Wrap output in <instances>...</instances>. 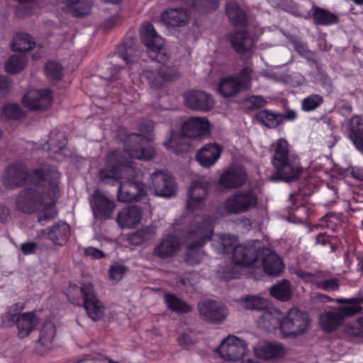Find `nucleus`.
Masks as SVG:
<instances>
[{
	"label": "nucleus",
	"instance_id": "obj_1",
	"mask_svg": "<svg viewBox=\"0 0 363 363\" xmlns=\"http://www.w3.org/2000/svg\"><path fill=\"white\" fill-rule=\"evenodd\" d=\"M153 129L152 123L147 125V130H141L143 135L130 134L125 140V152H111L106 158L107 166L99 172L101 180L107 184H114L122 179L118 190V200L121 202L137 201L147 195V187L141 182H135L133 178L136 172L130 159L149 160L155 155V150L149 145Z\"/></svg>",
	"mask_w": 363,
	"mask_h": 363
},
{
	"label": "nucleus",
	"instance_id": "obj_2",
	"mask_svg": "<svg viewBox=\"0 0 363 363\" xmlns=\"http://www.w3.org/2000/svg\"><path fill=\"white\" fill-rule=\"evenodd\" d=\"M60 178V174L53 167L44 164L37 168L32 176V184L38 189L29 188L22 191L16 201L18 209L26 213L40 210V221L53 218L57 215L55 203L59 197Z\"/></svg>",
	"mask_w": 363,
	"mask_h": 363
},
{
	"label": "nucleus",
	"instance_id": "obj_3",
	"mask_svg": "<svg viewBox=\"0 0 363 363\" xmlns=\"http://www.w3.org/2000/svg\"><path fill=\"white\" fill-rule=\"evenodd\" d=\"M141 40L147 50L157 53L155 67L146 69L140 75L142 80H146L152 86H162L164 82L175 79L178 72L171 62H167V56L161 51L164 42L149 23L143 24L140 30Z\"/></svg>",
	"mask_w": 363,
	"mask_h": 363
},
{
	"label": "nucleus",
	"instance_id": "obj_4",
	"mask_svg": "<svg viewBox=\"0 0 363 363\" xmlns=\"http://www.w3.org/2000/svg\"><path fill=\"white\" fill-rule=\"evenodd\" d=\"M272 164L276 172L269 177L272 182H291L297 179L301 167L298 157L291 151L288 141L280 138L271 145Z\"/></svg>",
	"mask_w": 363,
	"mask_h": 363
},
{
	"label": "nucleus",
	"instance_id": "obj_5",
	"mask_svg": "<svg viewBox=\"0 0 363 363\" xmlns=\"http://www.w3.org/2000/svg\"><path fill=\"white\" fill-rule=\"evenodd\" d=\"M237 237L230 234H219L213 240V246L219 254L229 253L233 250L232 259L240 265L249 264L257 257V250L261 242L255 240L248 245H237Z\"/></svg>",
	"mask_w": 363,
	"mask_h": 363
},
{
	"label": "nucleus",
	"instance_id": "obj_6",
	"mask_svg": "<svg viewBox=\"0 0 363 363\" xmlns=\"http://www.w3.org/2000/svg\"><path fill=\"white\" fill-rule=\"evenodd\" d=\"M213 221L210 217H196L191 224L188 233L189 246L186 257L188 264H196L201 261L202 253L196 247L202 246L211 239L213 233Z\"/></svg>",
	"mask_w": 363,
	"mask_h": 363
},
{
	"label": "nucleus",
	"instance_id": "obj_7",
	"mask_svg": "<svg viewBox=\"0 0 363 363\" xmlns=\"http://www.w3.org/2000/svg\"><path fill=\"white\" fill-rule=\"evenodd\" d=\"M80 293L83 295L84 307L89 318H93L94 316L99 317L104 315L105 308L102 303L96 299L93 285L91 283H85L82 287H78L76 285L70 286L67 295L68 299L72 303L79 305L81 301L78 295Z\"/></svg>",
	"mask_w": 363,
	"mask_h": 363
},
{
	"label": "nucleus",
	"instance_id": "obj_8",
	"mask_svg": "<svg viewBox=\"0 0 363 363\" xmlns=\"http://www.w3.org/2000/svg\"><path fill=\"white\" fill-rule=\"evenodd\" d=\"M217 350L224 360L235 363L245 357L249 349L245 340L230 335L222 340Z\"/></svg>",
	"mask_w": 363,
	"mask_h": 363
},
{
	"label": "nucleus",
	"instance_id": "obj_9",
	"mask_svg": "<svg viewBox=\"0 0 363 363\" xmlns=\"http://www.w3.org/2000/svg\"><path fill=\"white\" fill-rule=\"evenodd\" d=\"M160 197H172L176 193L175 182L169 173L157 170L151 174L147 192Z\"/></svg>",
	"mask_w": 363,
	"mask_h": 363
},
{
	"label": "nucleus",
	"instance_id": "obj_10",
	"mask_svg": "<svg viewBox=\"0 0 363 363\" xmlns=\"http://www.w3.org/2000/svg\"><path fill=\"white\" fill-rule=\"evenodd\" d=\"M257 196L252 191H238L230 196L225 202V209L230 213H240L255 207Z\"/></svg>",
	"mask_w": 363,
	"mask_h": 363
},
{
	"label": "nucleus",
	"instance_id": "obj_11",
	"mask_svg": "<svg viewBox=\"0 0 363 363\" xmlns=\"http://www.w3.org/2000/svg\"><path fill=\"white\" fill-rule=\"evenodd\" d=\"M185 105L196 111L208 112L214 105L213 96L207 92L201 90H191L184 94Z\"/></svg>",
	"mask_w": 363,
	"mask_h": 363
},
{
	"label": "nucleus",
	"instance_id": "obj_12",
	"mask_svg": "<svg viewBox=\"0 0 363 363\" xmlns=\"http://www.w3.org/2000/svg\"><path fill=\"white\" fill-rule=\"evenodd\" d=\"M261 247L257 250V257L255 261L249 264H243V266H252L254 268H260L269 275H278L284 269V264L281 259L274 252L268 250H262L263 257L261 260L258 259V255Z\"/></svg>",
	"mask_w": 363,
	"mask_h": 363
},
{
	"label": "nucleus",
	"instance_id": "obj_13",
	"mask_svg": "<svg viewBox=\"0 0 363 363\" xmlns=\"http://www.w3.org/2000/svg\"><path fill=\"white\" fill-rule=\"evenodd\" d=\"M268 322L272 320L274 324L278 325L274 330H279V334L284 337H293L301 335L308 327V319H265Z\"/></svg>",
	"mask_w": 363,
	"mask_h": 363
},
{
	"label": "nucleus",
	"instance_id": "obj_14",
	"mask_svg": "<svg viewBox=\"0 0 363 363\" xmlns=\"http://www.w3.org/2000/svg\"><path fill=\"white\" fill-rule=\"evenodd\" d=\"M208 188V184L203 177H199L192 182L189 190L186 208L194 211L203 208Z\"/></svg>",
	"mask_w": 363,
	"mask_h": 363
},
{
	"label": "nucleus",
	"instance_id": "obj_15",
	"mask_svg": "<svg viewBox=\"0 0 363 363\" xmlns=\"http://www.w3.org/2000/svg\"><path fill=\"white\" fill-rule=\"evenodd\" d=\"M211 124L204 116L191 117L186 119L182 125V130L188 137L201 138L210 134Z\"/></svg>",
	"mask_w": 363,
	"mask_h": 363
},
{
	"label": "nucleus",
	"instance_id": "obj_16",
	"mask_svg": "<svg viewBox=\"0 0 363 363\" xmlns=\"http://www.w3.org/2000/svg\"><path fill=\"white\" fill-rule=\"evenodd\" d=\"M52 99V92L49 89H33L24 96L23 103L30 110L42 111L50 106Z\"/></svg>",
	"mask_w": 363,
	"mask_h": 363
},
{
	"label": "nucleus",
	"instance_id": "obj_17",
	"mask_svg": "<svg viewBox=\"0 0 363 363\" xmlns=\"http://www.w3.org/2000/svg\"><path fill=\"white\" fill-rule=\"evenodd\" d=\"M286 352V347L279 342L258 344L253 347L254 354L266 361H279L285 357Z\"/></svg>",
	"mask_w": 363,
	"mask_h": 363
},
{
	"label": "nucleus",
	"instance_id": "obj_18",
	"mask_svg": "<svg viewBox=\"0 0 363 363\" xmlns=\"http://www.w3.org/2000/svg\"><path fill=\"white\" fill-rule=\"evenodd\" d=\"M36 169L28 172L25 167L21 164H11L6 169L3 183L9 188H15L21 185L26 179L32 183V176Z\"/></svg>",
	"mask_w": 363,
	"mask_h": 363
},
{
	"label": "nucleus",
	"instance_id": "obj_19",
	"mask_svg": "<svg viewBox=\"0 0 363 363\" xmlns=\"http://www.w3.org/2000/svg\"><path fill=\"white\" fill-rule=\"evenodd\" d=\"M91 208L96 218L111 217L116 206L111 199L99 191H94L90 199Z\"/></svg>",
	"mask_w": 363,
	"mask_h": 363
},
{
	"label": "nucleus",
	"instance_id": "obj_20",
	"mask_svg": "<svg viewBox=\"0 0 363 363\" xmlns=\"http://www.w3.org/2000/svg\"><path fill=\"white\" fill-rule=\"evenodd\" d=\"M38 340L35 348L40 354H45L54 347V339L56 334V328L50 320H45L41 323Z\"/></svg>",
	"mask_w": 363,
	"mask_h": 363
},
{
	"label": "nucleus",
	"instance_id": "obj_21",
	"mask_svg": "<svg viewBox=\"0 0 363 363\" xmlns=\"http://www.w3.org/2000/svg\"><path fill=\"white\" fill-rule=\"evenodd\" d=\"M180 245L178 238L174 235H168L160 240L154 248L153 254L160 259H168L177 253Z\"/></svg>",
	"mask_w": 363,
	"mask_h": 363
},
{
	"label": "nucleus",
	"instance_id": "obj_22",
	"mask_svg": "<svg viewBox=\"0 0 363 363\" xmlns=\"http://www.w3.org/2000/svg\"><path fill=\"white\" fill-rule=\"evenodd\" d=\"M242 306L249 310H263L265 317L279 318L281 315V311L272 306H269L267 300L255 296L246 297L242 301Z\"/></svg>",
	"mask_w": 363,
	"mask_h": 363
},
{
	"label": "nucleus",
	"instance_id": "obj_23",
	"mask_svg": "<svg viewBox=\"0 0 363 363\" xmlns=\"http://www.w3.org/2000/svg\"><path fill=\"white\" fill-rule=\"evenodd\" d=\"M223 148L218 144L209 143L201 148L196 154V160L205 167L213 165L219 159Z\"/></svg>",
	"mask_w": 363,
	"mask_h": 363
},
{
	"label": "nucleus",
	"instance_id": "obj_24",
	"mask_svg": "<svg viewBox=\"0 0 363 363\" xmlns=\"http://www.w3.org/2000/svg\"><path fill=\"white\" fill-rule=\"evenodd\" d=\"M142 215L139 207L128 206L118 212L116 221L121 228H133L141 221Z\"/></svg>",
	"mask_w": 363,
	"mask_h": 363
},
{
	"label": "nucleus",
	"instance_id": "obj_25",
	"mask_svg": "<svg viewBox=\"0 0 363 363\" xmlns=\"http://www.w3.org/2000/svg\"><path fill=\"white\" fill-rule=\"evenodd\" d=\"M246 174L240 167H230L220 178V185L225 188H236L242 185L245 181Z\"/></svg>",
	"mask_w": 363,
	"mask_h": 363
},
{
	"label": "nucleus",
	"instance_id": "obj_26",
	"mask_svg": "<svg viewBox=\"0 0 363 363\" xmlns=\"http://www.w3.org/2000/svg\"><path fill=\"white\" fill-rule=\"evenodd\" d=\"M189 13L185 8H171L161 14V20L167 26L181 27L189 21Z\"/></svg>",
	"mask_w": 363,
	"mask_h": 363
},
{
	"label": "nucleus",
	"instance_id": "obj_27",
	"mask_svg": "<svg viewBox=\"0 0 363 363\" xmlns=\"http://www.w3.org/2000/svg\"><path fill=\"white\" fill-rule=\"evenodd\" d=\"M198 308L200 314L206 318H225L228 315L226 308L216 301H202Z\"/></svg>",
	"mask_w": 363,
	"mask_h": 363
},
{
	"label": "nucleus",
	"instance_id": "obj_28",
	"mask_svg": "<svg viewBox=\"0 0 363 363\" xmlns=\"http://www.w3.org/2000/svg\"><path fill=\"white\" fill-rule=\"evenodd\" d=\"M337 302L345 304L339 308L340 315L346 316L356 315L362 310L358 303L363 302V294L354 298H340L337 300Z\"/></svg>",
	"mask_w": 363,
	"mask_h": 363
},
{
	"label": "nucleus",
	"instance_id": "obj_29",
	"mask_svg": "<svg viewBox=\"0 0 363 363\" xmlns=\"http://www.w3.org/2000/svg\"><path fill=\"white\" fill-rule=\"evenodd\" d=\"M65 4L66 9L77 16L89 14L92 6L91 0H65Z\"/></svg>",
	"mask_w": 363,
	"mask_h": 363
},
{
	"label": "nucleus",
	"instance_id": "obj_30",
	"mask_svg": "<svg viewBox=\"0 0 363 363\" xmlns=\"http://www.w3.org/2000/svg\"><path fill=\"white\" fill-rule=\"evenodd\" d=\"M231 43L237 52L243 53L251 49L253 40L247 33L241 31L233 35Z\"/></svg>",
	"mask_w": 363,
	"mask_h": 363
},
{
	"label": "nucleus",
	"instance_id": "obj_31",
	"mask_svg": "<svg viewBox=\"0 0 363 363\" xmlns=\"http://www.w3.org/2000/svg\"><path fill=\"white\" fill-rule=\"evenodd\" d=\"M155 235L156 228L153 225H148L130 234L128 239L131 244L138 245L152 240Z\"/></svg>",
	"mask_w": 363,
	"mask_h": 363
},
{
	"label": "nucleus",
	"instance_id": "obj_32",
	"mask_svg": "<svg viewBox=\"0 0 363 363\" xmlns=\"http://www.w3.org/2000/svg\"><path fill=\"white\" fill-rule=\"evenodd\" d=\"M69 233V225L65 223H59L52 227L48 236L55 244L62 245L66 242Z\"/></svg>",
	"mask_w": 363,
	"mask_h": 363
},
{
	"label": "nucleus",
	"instance_id": "obj_33",
	"mask_svg": "<svg viewBox=\"0 0 363 363\" xmlns=\"http://www.w3.org/2000/svg\"><path fill=\"white\" fill-rule=\"evenodd\" d=\"M17 328V335L20 338L28 337L39 324L38 319H11Z\"/></svg>",
	"mask_w": 363,
	"mask_h": 363
},
{
	"label": "nucleus",
	"instance_id": "obj_34",
	"mask_svg": "<svg viewBox=\"0 0 363 363\" xmlns=\"http://www.w3.org/2000/svg\"><path fill=\"white\" fill-rule=\"evenodd\" d=\"M219 93L224 97H230L237 94L240 89L234 77L223 79L218 86Z\"/></svg>",
	"mask_w": 363,
	"mask_h": 363
},
{
	"label": "nucleus",
	"instance_id": "obj_35",
	"mask_svg": "<svg viewBox=\"0 0 363 363\" xmlns=\"http://www.w3.org/2000/svg\"><path fill=\"white\" fill-rule=\"evenodd\" d=\"M226 13L230 21L235 26H244L246 23V15L245 12L240 9L236 3L229 2L226 6Z\"/></svg>",
	"mask_w": 363,
	"mask_h": 363
},
{
	"label": "nucleus",
	"instance_id": "obj_36",
	"mask_svg": "<svg viewBox=\"0 0 363 363\" xmlns=\"http://www.w3.org/2000/svg\"><path fill=\"white\" fill-rule=\"evenodd\" d=\"M313 9V18L316 23L328 26L337 22V17L335 14L315 6Z\"/></svg>",
	"mask_w": 363,
	"mask_h": 363
},
{
	"label": "nucleus",
	"instance_id": "obj_37",
	"mask_svg": "<svg viewBox=\"0 0 363 363\" xmlns=\"http://www.w3.org/2000/svg\"><path fill=\"white\" fill-rule=\"evenodd\" d=\"M257 118L264 125L270 128H276L283 121L281 115L268 110H262L257 113Z\"/></svg>",
	"mask_w": 363,
	"mask_h": 363
},
{
	"label": "nucleus",
	"instance_id": "obj_38",
	"mask_svg": "<svg viewBox=\"0 0 363 363\" xmlns=\"http://www.w3.org/2000/svg\"><path fill=\"white\" fill-rule=\"evenodd\" d=\"M346 131L350 139L363 136V117L356 115L349 119L346 124Z\"/></svg>",
	"mask_w": 363,
	"mask_h": 363
},
{
	"label": "nucleus",
	"instance_id": "obj_39",
	"mask_svg": "<svg viewBox=\"0 0 363 363\" xmlns=\"http://www.w3.org/2000/svg\"><path fill=\"white\" fill-rule=\"evenodd\" d=\"M35 45L32 38L26 33L16 35L12 43V50L18 52L30 50Z\"/></svg>",
	"mask_w": 363,
	"mask_h": 363
},
{
	"label": "nucleus",
	"instance_id": "obj_40",
	"mask_svg": "<svg viewBox=\"0 0 363 363\" xmlns=\"http://www.w3.org/2000/svg\"><path fill=\"white\" fill-rule=\"evenodd\" d=\"M167 307L179 313H186L191 310V306L172 294H167L164 296Z\"/></svg>",
	"mask_w": 363,
	"mask_h": 363
},
{
	"label": "nucleus",
	"instance_id": "obj_41",
	"mask_svg": "<svg viewBox=\"0 0 363 363\" xmlns=\"http://www.w3.org/2000/svg\"><path fill=\"white\" fill-rule=\"evenodd\" d=\"M271 294L281 301H287L291 296V290L288 281L284 280L271 288Z\"/></svg>",
	"mask_w": 363,
	"mask_h": 363
},
{
	"label": "nucleus",
	"instance_id": "obj_42",
	"mask_svg": "<svg viewBox=\"0 0 363 363\" xmlns=\"http://www.w3.org/2000/svg\"><path fill=\"white\" fill-rule=\"evenodd\" d=\"M25 308L23 303H15L9 306L6 311L7 318H36L39 314L36 311H28L23 313Z\"/></svg>",
	"mask_w": 363,
	"mask_h": 363
},
{
	"label": "nucleus",
	"instance_id": "obj_43",
	"mask_svg": "<svg viewBox=\"0 0 363 363\" xmlns=\"http://www.w3.org/2000/svg\"><path fill=\"white\" fill-rule=\"evenodd\" d=\"M126 267L121 262H113L108 270L109 280L113 284L118 283L126 272Z\"/></svg>",
	"mask_w": 363,
	"mask_h": 363
},
{
	"label": "nucleus",
	"instance_id": "obj_44",
	"mask_svg": "<svg viewBox=\"0 0 363 363\" xmlns=\"http://www.w3.org/2000/svg\"><path fill=\"white\" fill-rule=\"evenodd\" d=\"M183 140L184 138L181 135L172 133L170 138L164 143V145L168 150L179 153L184 151L186 147Z\"/></svg>",
	"mask_w": 363,
	"mask_h": 363
},
{
	"label": "nucleus",
	"instance_id": "obj_45",
	"mask_svg": "<svg viewBox=\"0 0 363 363\" xmlns=\"http://www.w3.org/2000/svg\"><path fill=\"white\" fill-rule=\"evenodd\" d=\"M219 0H193L192 8L201 13L211 12L218 6Z\"/></svg>",
	"mask_w": 363,
	"mask_h": 363
},
{
	"label": "nucleus",
	"instance_id": "obj_46",
	"mask_svg": "<svg viewBox=\"0 0 363 363\" xmlns=\"http://www.w3.org/2000/svg\"><path fill=\"white\" fill-rule=\"evenodd\" d=\"M26 65V58L23 55L11 56L6 62V69L10 73L21 71Z\"/></svg>",
	"mask_w": 363,
	"mask_h": 363
},
{
	"label": "nucleus",
	"instance_id": "obj_47",
	"mask_svg": "<svg viewBox=\"0 0 363 363\" xmlns=\"http://www.w3.org/2000/svg\"><path fill=\"white\" fill-rule=\"evenodd\" d=\"M323 102V97L319 94H311L304 98L301 103L304 111H312L318 108Z\"/></svg>",
	"mask_w": 363,
	"mask_h": 363
},
{
	"label": "nucleus",
	"instance_id": "obj_48",
	"mask_svg": "<svg viewBox=\"0 0 363 363\" xmlns=\"http://www.w3.org/2000/svg\"><path fill=\"white\" fill-rule=\"evenodd\" d=\"M1 114L6 119H18L23 116V111L18 105L9 104L4 106Z\"/></svg>",
	"mask_w": 363,
	"mask_h": 363
},
{
	"label": "nucleus",
	"instance_id": "obj_49",
	"mask_svg": "<svg viewBox=\"0 0 363 363\" xmlns=\"http://www.w3.org/2000/svg\"><path fill=\"white\" fill-rule=\"evenodd\" d=\"M45 72L52 80H59L62 77V66L54 61L48 62L45 67Z\"/></svg>",
	"mask_w": 363,
	"mask_h": 363
},
{
	"label": "nucleus",
	"instance_id": "obj_50",
	"mask_svg": "<svg viewBox=\"0 0 363 363\" xmlns=\"http://www.w3.org/2000/svg\"><path fill=\"white\" fill-rule=\"evenodd\" d=\"M252 69L248 67L243 68L238 76L234 77L236 79L240 90L248 89L251 86Z\"/></svg>",
	"mask_w": 363,
	"mask_h": 363
},
{
	"label": "nucleus",
	"instance_id": "obj_51",
	"mask_svg": "<svg viewBox=\"0 0 363 363\" xmlns=\"http://www.w3.org/2000/svg\"><path fill=\"white\" fill-rule=\"evenodd\" d=\"M66 145V140L63 135L59 134L56 139L51 138L49 141L43 145V148L53 152H57L62 150Z\"/></svg>",
	"mask_w": 363,
	"mask_h": 363
},
{
	"label": "nucleus",
	"instance_id": "obj_52",
	"mask_svg": "<svg viewBox=\"0 0 363 363\" xmlns=\"http://www.w3.org/2000/svg\"><path fill=\"white\" fill-rule=\"evenodd\" d=\"M266 104L264 99L261 96H251L244 101V106L248 110L259 108Z\"/></svg>",
	"mask_w": 363,
	"mask_h": 363
},
{
	"label": "nucleus",
	"instance_id": "obj_53",
	"mask_svg": "<svg viewBox=\"0 0 363 363\" xmlns=\"http://www.w3.org/2000/svg\"><path fill=\"white\" fill-rule=\"evenodd\" d=\"M178 342L180 347L188 350L195 344L196 340L191 334L184 333L179 336Z\"/></svg>",
	"mask_w": 363,
	"mask_h": 363
},
{
	"label": "nucleus",
	"instance_id": "obj_54",
	"mask_svg": "<svg viewBox=\"0 0 363 363\" xmlns=\"http://www.w3.org/2000/svg\"><path fill=\"white\" fill-rule=\"evenodd\" d=\"M84 252L86 255L94 259H101L105 257V254L101 250L93 247H86Z\"/></svg>",
	"mask_w": 363,
	"mask_h": 363
},
{
	"label": "nucleus",
	"instance_id": "obj_55",
	"mask_svg": "<svg viewBox=\"0 0 363 363\" xmlns=\"http://www.w3.org/2000/svg\"><path fill=\"white\" fill-rule=\"evenodd\" d=\"M320 286L324 289L335 291L338 289L339 284L337 279H327L321 281Z\"/></svg>",
	"mask_w": 363,
	"mask_h": 363
},
{
	"label": "nucleus",
	"instance_id": "obj_56",
	"mask_svg": "<svg viewBox=\"0 0 363 363\" xmlns=\"http://www.w3.org/2000/svg\"><path fill=\"white\" fill-rule=\"evenodd\" d=\"M339 319H322L321 325L327 331H331L337 327V320Z\"/></svg>",
	"mask_w": 363,
	"mask_h": 363
},
{
	"label": "nucleus",
	"instance_id": "obj_57",
	"mask_svg": "<svg viewBox=\"0 0 363 363\" xmlns=\"http://www.w3.org/2000/svg\"><path fill=\"white\" fill-rule=\"evenodd\" d=\"M107 69L110 71V73L107 74H104L103 76V78H104L106 80H113L117 78L116 75L118 72L119 68L116 67H107Z\"/></svg>",
	"mask_w": 363,
	"mask_h": 363
},
{
	"label": "nucleus",
	"instance_id": "obj_58",
	"mask_svg": "<svg viewBox=\"0 0 363 363\" xmlns=\"http://www.w3.org/2000/svg\"><path fill=\"white\" fill-rule=\"evenodd\" d=\"M21 249L25 255H29L34 252L35 245L33 242H26L21 245Z\"/></svg>",
	"mask_w": 363,
	"mask_h": 363
},
{
	"label": "nucleus",
	"instance_id": "obj_59",
	"mask_svg": "<svg viewBox=\"0 0 363 363\" xmlns=\"http://www.w3.org/2000/svg\"><path fill=\"white\" fill-rule=\"evenodd\" d=\"M354 147L361 152H363V136H357L350 139Z\"/></svg>",
	"mask_w": 363,
	"mask_h": 363
},
{
	"label": "nucleus",
	"instance_id": "obj_60",
	"mask_svg": "<svg viewBox=\"0 0 363 363\" xmlns=\"http://www.w3.org/2000/svg\"><path fill=\"white\" fill-rule=\"evenodd\" d=\"M9 216V209L0 205V223L6 222Z\"/></svg>",
	"mask_w": 363,
	"mask_h": 363
},
{
	"label": "nucleus",
	"instance_id": "obj_61",
	"mask_svg": "<svg viewBox=\"0 0 363 363\" xmlns=\"http://www.w3.org/2000/svg\"><path fill=\"white\" fill-rule=\"evenodd\" d=\"M109 359L103 354H97L96 357L89 359V363H107Z\"/></svg>",
	"mask_w": 363,
	"mask_h": 363
},
{
	"label": "nucleus",
	"instance_id": "obj_62",
	"mask_svg": "<svg viewBox=\"0 0 363 363\" xmlns=\"http://www.w3.org/2000/svg\"><path fill=\"white\" fill-rule=\"evenodd\" d=\"M9 87V82L6 77L0 76V91L4 93Z\"/></svg>",
	"mask_w": 363,
	"mask_h": 363
},
{
	"label": "nucleus",
	"instance_id": "obj_63",
	"mask_svg": "<svg viewBox=\"0 0 363 363\" xmlns=\"http://www.w3.org/2000/svg\"><path fill=\"white\" fill-rule=\"evenodd\" d=\"M351 173L354 178L363 181V169L354 167Z\"/></svg>",
	"mask_w": 363,
	"mask_h": 363
},
{
	"label": "nucleus",
	"instance_id": "obj_64",
	"mask_svg": "<svg viewBox=\"0 0 363 363\" xmlns=\"http://www.w3.org/2000/svg\"><path fill=\"white\" fill-rule=\"evenodd\" d=\"M329 242L328 237L324 233L319 234L316 238V243L322 245H326Z\"/></svg>",
	"mask_w": 363,
	"mask_h": 363
}]
</instances>
